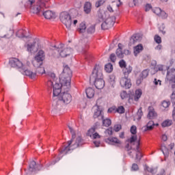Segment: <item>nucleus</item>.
I'll list each match as a JSON object with an SVG mask.
<instances>
[{
    "instance_id": "nucleus-26",
    "label": "nucleus",
    "mask_w": 175,
    "mask_h": 175,
    "mask_svg": "<svg viewBox=\"0 0 175 175\" xmlns=\"http://www.w3.org/2000/svg\"><path fill=\"white\" fill-rule=\"evenodd\" d=\"M118 49L116 50V55L118 58H124V53H122V48L121 47V43L118 45Z\"/></svg>"
},
{
    "instance_id": "nucleus-46",
    "label": "nucleus",
    "mask_w": 175,
    "mask_h": 175,
    "mask_svg": "<svg viewBox=\"0 0 175 175\" xmlns=\"http://www.w3.org/2000/svg\"><path fill=\"white\" fill-rule=\"evenodd\" d=\"M159 17H161L163 19H165L167 18V14H166V12H165V11L161 10V12L160 13V15H159Z\"/></svg>"
},
{
    "instance_id": "nucleus-37",
    "label": "nucleus",
    "mask_w": 175,
    "mask_h": 175,
    "mask_svg": "<svg viewBox=\"0 0 175 175\" xmlns=\"http://www.w3.org/2000/svg\"><path fill=\"white\" fill-rule=\"evenodd\" d=\"M16 36L18 38H25V31L21 29L16 32Z\"/></svg>"
},
{
    "instance_id": "nucleus-12",
    "label": "nucleus",
    "mask_w": 175,
    "mask_h": 175,
    "mask_svg": "<svg viewBox=\"0 0 175 175\" xmlns=\"http://www.w3.org/2000/svg\"><path fill=\"white\" fill-rule=\"evenodd\" d=\"M44 57H46L44 55V51L43 50H40L37 55L35 57V60L33 62V65H34V66H37L36 64L42 65Z\"/></svg>"
},
{
    "instance_id": "nucleus-8",
    "label": "nucleus",
    "mask_w": 175,
    "mask_h": 175,
    "mask_svg": "<svg viewBox=\"0 0 175 175\" xmlns=\"http://www.w3.org/2000/svg\"><path fill=\"white\" fill-rule=\"evenodd\" d=\"M44 8H49L47 5V1L44 0H40L38 1L37 5L31 8V10L34 14H40L41 12H43Z\"/></svg>"
},
{
    "instance_id": "nucleus-42",
    "label": "nucleus",
    "mask_w": 175,
    "mask_h": 175,
    "mask_svg": "<svg viewBox=\"0 0 175 175\" xmlns=\"http://www.w3.org/2000/svg\"><path fill=\"white\" fill-rule=\"evenodd\" d=\"M154 40L158 44H161V43H162V38H161V36L158 35L154 36Z\"/></svg>"
},
{
    "instance_id": "nucleus-6",
    "label": "nucleus",
    "mask_w": 175,
    "mask_h": 175,
    "mask_svg": "<svg viewBox=\"0 0 175 175\" xmlns=\"http://www.w3.org/2000/svg\"><path fill=\"white\" fill-rule=\"evenodd\" d=\"M50 79L48 81V87H53V96H58L61 92V84L57 83V77L55 74L51 72L49 74Z\"/></svg>"
},
{
    "instance_id": "nucleus-54",
    "label": "nucleus",
    "mask_w": 175,
    "mask_h": 175,
    "mask_svg": "<svg viewBox=\"0 0 175 175\" xmlns=\"http://www.w3.org/2000/svg\"><path fill=\"white\" fill-rule=\"evenodd\" d=\"M110 59L112 62H116V59H117V57H116V55L114 53L111 54Z\"/></svg>"
},
{
    "instance_id": "nucleus-43",
    "label": "nucleus",
    "mask_w": 175,
    "mask_h": 175,
    "mask_svg": "<svg viewBox=\"0 0 175 175\" xmlns=\"http://www.w3.org/2000/svg\"><path fill=\"white\" fill-rule=\"evenodd\" d=\"M130 132L132 135H136L137 133V127L135 125L132 126L130 129Z\"/></svg>"
},
{
    "instance_id": "nucleus-63",
    "label": "nucleus",
    "mask_w": 175,
    "mask_h": 175,
    "mask_svg": "<svg viewBox=\"0 0 175 175\" xmlns=\"http://www.w3.org/2000/svg\"><path fill=\"white\" fill-rule=\"evenodd\" d=\"M94 144L95 145L96 147H99V146L100 144V142H99V141H94Z\"/></svg>"
},
{
    "instance_id": "nucleus-48",
    "label": "nucleus",
    "mask_w": 175,
    "mask_h": 175,
    "mask_svg": "<svg viewBox=\"0 0 175 175\" xmlns=\"http://www.w3.org/2000/svg\"><path fill=\"white\" fill-rule=\"evenodd\" d=\"M120 97L122 99H126V98H128V93H126L125 91L122 92L120 93Z\"/></svg>"
},
{
    "instance_id": "nucleus-24",
    "label": "nucleus",
    "mask_w": 175,
    "mask_h": 175,
    "mask_svg": "<svg viewBox=\"0 0 175 175\" xmlns=\"http://www.w3.org/2000/svg\"><path fill=\"white\" fill-rule=\"evenodd\" d=\"M85 29H87V26L85 25V22H81L79 24V26L77 29L78 32H79V33H84V32H85Z\"/></svg>"
},
{
    "instance_id": "nucleus-15",
    "label": "nucleus",
    "mask_w": 175,
    "mask_h": 175,
    "mask_svg": "<svg viewBox=\"0 0 175 175\" xmlns=\"http://www.w3.org/2000/svg\"><path fill=\"white\" fill-rule=\"evenodd\" d=\"M106 143H108V144H112L113 146H118V147H120L121 146L122 142L118 139L117 137H109L105 139Z\"/></svg>"
},
{
    "instance_id": "nucleus-52",
    "label": "nucleus",
    "mask_w": 175,
    "mask_h": 175,
    "mask_svg": "<svg viewBox=\"0 0 175 175\" xmlns=\"http://www.w3.org/2000/svg\"><path fill=\"white\" fill-rule=\"evenodd\" d=\"M105 133L107 135H109V136H111V135H113V129L112 128H109L108 129H107L105 131Z\"/></svg>"
},
{
    "instance_id": "nucleus-35",
    "label": "nucleus",
    "mask_w": 175,
    "mask_h": 175,
    "mask_svg": "<svg viewBox=\"0 0 175 175\" xmlns=\"http://www.w3.org/2000/svg\"><path fill=\"white\" fill-rule=\"evenodd\" d=\"M88 33H95V25H90L87 29Z\"/></svg>"
},
{
    "instance_id": "nucleus-27",
    "label": "nucleus",
    "mask_w": 175,
    "mask_h": 175,
    "mask_svg": "<svg viewBox=\"0 0 175 175\" xmlns=\"http://www.w3.org/2000/svg\"><path fill=\"white\" fill-rule=\"evenodd\" d=\"M36 73H38V75H44L46 73V70H44V68L42 66V65H40L39 64H36Z\"/></svg>"
},
{
    "instance_id": "nucleus-10",
    "label": "nucleus",
    "mask_w": 175,
    "mask_h": 175,
    "mask_svg": "<svg viewBox=\"0 0 175 175\" xmlns=\"http://www.w3.org/2000/svg\"><path fill=\"white\" fill-rule=\"evenodd\" d=\"M14 34V30L12 27H0V38L10 39Z\"/></svg>"
},
{
    "instance_id": "nucleus-2",
    "label": "nucleus",
    "mask_w": 175,
    "mask_h": 175,
    "mask_svg": "<svg viewBox=\"0 0 175 175\" xmlns=\"http://www.w3.org/2000/svg\"><path fill=\"white\" fill-rule=\"evenodd\" d=\"M98 17L100 22L104 21L101 24L102 29H109L116 23V16H109L107 11L100 10L98 12Z\"/></svg>"
},
{
    "instance_id": "nucleus-49",
    "label": "nucleus",
    "mask_w": 175,
    "mask_h": 175,
    "mask_svg": "<svg viewBox=\"0 0 175 175\" xmlns=\"http://www.w3.org/2000/svg\"><path fill=\"white\" fill-rule=\"evenodd\" d=\"M121 125L120 124H116L113 127V130L115 132H120L121 131Z\"/></svg>"
},
{
    "instance_id": "nucleus-58",
    "label": "nucleus",
    "mask_w": 175,
    "mask_h": 175,
    "mask_svg": "<svg viewBox=\"0 0 175 175\" xmlns=\"http://www.w3.org/2000/svg\"><path fill=\"white\" fill-rule=\"evenodd\" d=\"M155 69H157V72H158V70H159L160 72H163V66L162 65L157 66V67H156Z\"/></svg>"
},
{
    "instance_id": "nucleus-53",
    "label": "nucleus",
    "mask_w": 175,
    "mask_h": 175,
    "mask_svg": "<svg viewBox=\"0 0 175 175\" xmlns=\"http://www.w3.org/2000/svg\"><path fill=\"white\" fill-rule=\"evenodd\" d=\"M137 140V135H133L130 138V143H133Z\"/></svg>"
},
{
    "instance_id": "nucleus-22",
    "label": "nucleus",
    "mask_w": 175,
    "mask_h": 175,
    "mask_svg": "<svg viewBox=\"0 0 175 175\" xmlns=\"http://www.w3.org/2000/svg\"><path fill=\"white\" fill-rule=\"evenodd\" d=\"M36 42H33L31 44H27L26 47L27 49V51L29 53H32V51H38V48L36 46Z\"/></svg>"
},
{
    "instance_id": "nucleus-18",
    "label": "nucleus",
    "mask_w": 175,
    "mask_h": 175,
    "mask_svg": "<svg viewBox=\"0 0 175 175\" xmlns=\"http://www.w3.org/2000/svg\"><path fill=\"white\" fill-rule=\"evenodd\" d=\"M147 117L149 120H154V118L157 117V112H155V109H154L153 107H148V113Z\"/></svg>"
},
{
    "instance_id": "nucleus-64",
    "label": "nucleus",
    "mask_w": 175,
    "mask_h": 175,
    "mask_svg": "<svg viewBox=\"0 0 175 175\" xmlns=\"http://www.w3.org/2000/svg\"><path fill=\"white\" fill-rule=\"evenodd\" d=\"M162 140H163V142H166V141L167 140V135H162Z\"/></svg>"
},
{
    "instance_id": "nucleus-44",
    "label": "nucleus",
    "mask_w": 175,
    "mask_h": 175,
    "mask_svg": "<svg viewBox=\"0 0 175 175\" xmlns=\"http://www.w3.org/2000/svg\"><path fill=\"white\" fill-rule=\"evenodd\" d=\"M119 66H120V68H122V69L126 68V62H125L124 59L120 60L119 62Z\"/></svg>"
},
{
    "instance_id": "nucleus-4",
    "label": "nucleus",
    "mask_w": 175,
    "mask_h": 175,
    "mask_svg": "<svg viewBox=\"0 0 175 175\" xmlns=\"http://www.w3.org/2000/svg\"><path fill=\"white\" fill-rule=\"evenodd\" d=\"M72 76V70L68 66H65L62 75L59 76L62 90H70V81Z\"/></svg>"
},
{
    "instance_id": "nucleus-17",
    "label": "nucleus",
    "mask_w": 175,
    "mask_h": 175,
    "mask_svg": "<svg viewBox=\"0 0 175 175\" xmlns=\"http://www.w3.org/2000/svg\"><path fill=\"white\" fill-rule=\"evenodd\" d=\"M166 77L170 83H175V68H172L170 70H169L167 73Z\"/></svg>"
},
{
    "instance_id": "nucleus-9",
    "label": "nucleus",
    "mask_w": 175,
    "mask_h": 175,
    "mask_svg": "<svg viewBox=\"0 0 175 175\" xmlns=\"http://www.w3.org/2000/svg\"><path fill=\"white\" fill-rule=\"evenodd\" d=\"M59 100L63 101L66 105H69L72 102V95L69 94V90H62V88H60Z\"/></svg>"
},
{
    "instance_id": "nucleus-23",
    "label": "nucleus",
    "mask_w": 175,
    "mask_h": 175,
    "mask_svg": "<svg viewBox=\"0 0 175 175\" xmlns=\"http://www.w3.org/2000/svg\"><path fill=\"white\" fill-rule=\"evenodd\" d=\"M143 45L142 44H138L136 46L133 48V53L135 57H137V55L140 54L142 53V51L143 50Z\"/></svg>"
},
{
    "instance_id": "nucleus-16",
    "label": "nucleus",
    "mask_w": 175,
    "mask_h": 175,
    "mask_svg": "<svg viewBox=\"0 0 175 175\" xmlns=\"http://www.w3.org/2000/svg\"><path fill=\"white\" fill-rule=\"evenodd\" d=\"M94 118H98V120H103V113H102V109L99 106L94 107Z\"/></svg>"
},
{
    "instance_id": "nucleus-13",
    "label": "nucleus",
    "mask_w": 175,
    "mask_h": 175,
    "mask_svg": "<svg viewBox=\"0 0 175 175\" xmlns=\"http://www.w3.org/2000/svg\"><path fill=\"white\" fill-rule=\"evenodd\" d=\"M20 72L22 73V75L28 76V77H30V79H35L36 77V73L28 70L27 66H25L23 68H21Z\"/></svg>"
},
{
    "instance_id": "nucleus-55",
    "label": "nucleus",
    "mask_w": 175,
    "mask_h": 175,
    "mask_svg": "<svg viewBox=\"0 0 175 175\" xmlns=\"http://www.w3.org/2000/svg\"><path fill=\"white\" fill-rule=\"evenodd\" d=\"M142 152H140V151L137 152L136 153V159H138L139 161H140V159H142Z\"/></svg>"
},
{
    "instance_id": "nucleus-60",
    "label": "nucleus",
    "mask_w": 175,
    "mask_h": 175,
    "mask_svg": "<svg viewBox=\"0 0 175 175\" xmlns=\"http://www.w3.org/2000/svg\"><path fill=\"white\" fill-rule=\"evenodd\" d=\"M152 7L150 4H146V6H145V10L146 12H149L150 10L152 9Z\"/></svg>"
},
{
    "instance_id": "nucleus-33",
    "label": "nucleus",
    "mask_w": 175,
    "mask_h": 175,
    "mask_svg": "<svg viewBox=\"0 0 175 175\" xmlns=\"http://www.w3.org/2000/svg\"><path fill=\"white\" fill-rule=\"evenodd\" d=\"M105 70L107 72V73H111L113 72V64L109 63L105 65Z\"/></svg>"
},
{
    "instance_id": "nucleus-57",
    "label": "nucleus",
    "mask_w": 175,
    "mask_h": 175,
    "mask_svg": "<svg viewBox=\"0 0 175 175\" xmlns=\"http://www.w3.org/2000/svg\"><path fill=\"white\" fill-rule=\"evenodd\" d=\"M132 170H134V171L139 170V165H137V164L136 163H133L132 165Z\"/></svg>"
},
{
    "instance_id": "nucleus-31",
    "label": "nucleus",
    "mask_w": 175,
    "mask_h": 175,
    "mask_svg": "<svg viewBox=\"0 0 175 175\" xmlns=\"http://www.w3.org/2000/svg\"><path fill=\"white\" fill-rule=\"evenodd\" d=\"M173 124V122L170 120H165L161 123V126L163 128H166V126H170Z\"/></svg>"
},
{
    "instance_id": "nucleus-25",
    "label": "nucleus",
    "mask_w": 175,
    "mask_h": 175,
    "mask_svg": "<svg viewBox=\"0 0 175 175\" xmlns=\"http://www.w3.org/2000/svg\"><path fill=\"white\" fill-rule=\"evenodd\" d=\"M86 95L89 99H91V98H94V96L95 95V90L92 89V88H88L86 89Z\"/></svg>"
},
{
    "instance_id": "nucleus-20",
    "label": "nucleus",
    "mask_w": 175,
    "mask_h": 175,
    "mask_svg": "<svg viewBox=\"0 0 175 175\" xmlns=\"http://www.w3.org/2000/svg\"><path fill=\"white\" fill-rule=\"evenodd\" d=\"M43 16L46 18L47 20H50L51 18H54L55 17V14L52 11L47 10L43 12Z\"/></svg>"
},
{
    "instance_id": "nucleus-32",
    "label": "nucleus",
    "mask_w": 175,
    "mask_h": 175,
    "mask_svg": "<svg viewBox=\"0 0 175 175\" xmlns=\"http://www.w3.org/2000/svg\"><path fill=\"white\" fill-rule=\"evenodd\" d=\"M95 131H96V127L93 126L88 131L87 136H90V137H92L95 133Z\"/></svg>"
},
{
    "instance_id": "nucleus-59",
    "label": "nucleus",
    "mask_w": 175,
    "mask_h": 175,
    "mask_svg": "<svg viewBox=\"0 0 175 175\" xmlns=\"http://www.w3.org/2000/svg\"><path fill=\"white\" fill-rule=\"evenodd\" d=\"M92 137V139H100V135L98 133H94V135Z\"/></svg>"
},
{
    "instance_id": "nucleus-45",
    "label": "nucleus",
    "mask_w": 175,
    "mask_h": 175,
    "mask_svg": "<svg viewBox=\"0 0 175 175\" xmlns=\"http://www.w3.org/2000/svg\"><path fill=\"white\" fill-rule=\"evenodd\" d=\"M161 12H162V10L159 8H156L153 10V13H154L157 16H159Z\"/></svg>"
},
{
    "instance_id": "nucleus-41",
    "label": "nucleus",
    "mask_w": 175,
    "mask_h": 175,
    "mask_svg": "<svg viewBox=\"0 0 175 175\" xmlns=\"http://www.w3.org/2000/svg\"><path fill=\"white\" fill-rule=\"evenodd\" d=\"M161 106L164 107V109H167V107L170 106V101L163 100L161 103Z\"/></svg>"
},
{
    "instance_id": "nucleus-61",
    "label": "nucleus",
    "mask_w": 175,
    "mask_h": 175,
    "mask_svg": "<svg viewBox=\"0 0 175 175\" xmlns=\"http://www.w3.org/2000/svg\"><path fill=\"white\" fill-rule=\"evenodd\" d=\"M142 81H143V79L139 77V79H137L136 81L137 85H140V84H142Z\"/></svg>"
},
{
    "instance_id": "nucleus-34",
    "label": "nucleus",
    "mask_w": 175,
    "mask_h": 175,
    "mask_svg": "<svg viewBox=\"0 0 175 175\" xmlns=\"http://www.w3.org/2000/svg\"><path fill=\"white\" fill-rule=\"evenodd\" d=\"M161 151L165 156V158H167V157H169V150L167 149V148H166V146H162Z\"/></svg>"
},
{
    "instance_id": "nucleus-7",
    "label": "nucleus",
    "mask_w": 175,
    "mask_h": 175,
    "mask_svg": "<svg viewBox=\"0 0 175 175\" xmlns=\"http://www.w3.org/2000/svg\"><path fill=\"white\" fill-rule=\"evenodd\" d=\"M55 51L62 58H65V57H68V55H70L73 53V49L66 47L64 44H60L55 48Z\"/></svg>"
},
{
    "instance_id": "nucleus-38",
    "label": "nucleus",
    "mask_w": 175,
    "mask_h": 175,
    "mask_svg": "<svg viewBox=\"0 0 175 175\" xmlns=\"http://www.w3.org/2000/svg\"><path fill=\"white\" fill-rule=\"evenodd\" d=\"M148 73H149V71L148 70L146 69V70H144L142 73L140 74L139 77L141 78H142L143 79H146L148 76Z\"/></svg>"
},
{
    "instance_id": "nucleus-39",
    "label": "nucleus",
    "mask_w": 175,
    "mask_h": 175,
    "mask_svg": "<svg viewBox=\"0 0 175 175\" xmlns=\"http://www.w3.org/2000/svg\"><path fill=\"white\" fill-rule=\"evenodd\" d=\"M36 167H38V165H36V162H35V161H31L30 164H29V169H31V172H33V170H35V169H36Z\"/></svg>"
},
{
    "instance_id": "nucleus-11",
    "label": "nucleus",
    "mask_w": 175,
    "mask_h": 175,
    "mask_svg": "<svg viewBox=\"0 0 175 175\" xmlns=\"http://www.w3.org/2000/svg\"><path fill=\"white\" fill-rule=\"evenodd\" d=\"M9 64L12 68L19 69V72H21V69H23V68L25 66V65H24L23 62L17 58H11L10 59Z\"/></svg>"
},
{
    "instance_id": "nucleus-1",
    "label": "nucleus",
    "mask_w": 175,
    "mask_h": 175,
    "mask_svg": "<svg viewBox=\"0 0 175 175\" xmlns=\"http://www.w3.org/2000/svg\"><path fill=\"white\" fill-rule=\"evenodd\" d=\"M68 128L72 135V139L67 142L68 146L62 150V154H69V152H72L73 150H76V148L80 147V146H83L81 137L80 135L77 137L75 130L70 126H69Z\"/></svg>"
},
{
    "instance_id": "nucleus-47",
    "label": "nucleus",
    "mask_w": 175,
    "mask_h": 175,
    "mask_svg": "<svg viewBox=\"0 0 175 175\" xmlns=\"http://www.w3.org/2000/svg\"><path fill=\"white\" fill-rule=\"evenodd\" d=\"M137 116H138V120L142 119V117L143 116V111H142V108H139L138 109V111L137 112Z\"/></svg>"
},
{
    "instance_id": "nucleus-29",
    "label": "nucleus",
    "mask_w": 175,
    "mask_h": 175,
    "mask_svg": "<svg viewBox=\"0 0 175 175\" xmlns=\"http://www.w3.org/2000/svg\"><path fill=\"white\" fill-rule=\"evenodd\" d=\"M92 4L90 2H86L84 4L83 10L84 12L88 14L89 13H91V9H92Z\"/></svg>"
},
{
    "instance_id": "nucleus-21",
    "label": "nucleus",
    "mask_w": 175,
    "mask_h": 175,
    "mask_svg": "<svg viewBox=\"0 0 175 175\" xmlns=\"http://www.w3.org/2000/svg\"><path fill=\"white\" fill-rule=\"evenodd\" d=\"M143 94V92L141 89H138L135 90L134 94H133V100L135 102H137L139 99V98H142V95Z\"/></svg>"
},
{
    "instance_id": "nucleus-5",
    "label": "nucleus",
    "mask_w": 175,
    "mask_h": 175,
    "mask_svg": "<svg viewBox=\"0 0 175 175\" xmlns=\"http://www.w3.org/2000/svg\"><path fill=\"white\" fill-rule=\"evenodd\" d=\"M59 20L68 30L72 29V24L74 27H76L77 23H79L77 19H72V16H70V14L67 12L60 13Z\"/></svg>"
},
{
    "instance_id": "nucleus-30",
    "label": "nucleus",
    "mask_w": 175,
    "mask_h": 175,
    "mask_svg": "<svg viewBox=\"0 0 175 175\" xmlns=\"http://www.w3.org/2000/svg\"><path fill=\"white\" fill-rule=\"evenodd\" d=\"M154 126H155V124L154 123V121L150 120L146 124L145 131H152V129H154Z\"/></svg>"
},
{
    "instance_id": "nucleus-14",
    "label": "nucleus",
    "mask_w": 175,
    "mask_h": 175,
    "mask_svg": "<svg viewBox=\"0 0 175 175\" xmlns=\"http://www.w3.org/2000/svg\"><path fill=\"white\" fill-rule=\"evenodd\" d=\"M120 85L126 90L129 89L132 87V83H131V79H128V77H122L120 79Z\"/></svg>"
},
{
    "instance_id": "nucleus-19",
    "label": "nucleus",
    "mask_w": 175,
    "mask_h": 175,
    "mask_svg": "<svg viewBox=\"0 0 175 175\" xmlns=\"http://www.w3.org/2000/svg\"><path fill=\"white\" fill-rule=\"evenodd\" d=\"M141 38L139 34H134L130 39L129 46H132V44H135V43H137V42H140Z\"/></svg>"
},
{
    "instance_id": "nucleus-40",
    "label": "nucleus",
    "mask_w": 175,
    "mask_h": 175,
    "mask_svg": "<svg viewBox=\"0 0 175 175\" xmlns=\"http://www.w3.org/2000/svg\"><path fill=\"white\" fill-rule=\"evenodd\" d=\"M116 113H119V114H124V113H125V108H124L123 106H120L116 108Z\"/></svg>"
},
{
    "instance_id": "nucleus-62",
    "label": "nucleus",
    "mask_w": 175,
    "mask_h": 175,
    "mask_svg": "<svg viewBox=\"0 0 175 175\" xmlns=\"http://www.w3.org/2000/svg\"><path fill=\"white\" fill-rule=\"evenodd\" d=\"M154 83L155 85H158L159 83V85H161L162 81H161V80H157V79H154Z\"/></svg>"
},
{
    "instance_id": "nucleus-56",
    "label": "nucleus",
    "mask_w": 175,
    "mask_h": 175,
    "mask_svg": "<svg viewBox=\"0 0 175 175\" xmlns=\"http://www.w3.org/2000/svg\"><path fill=\"white\" fill-rule=\"evenodd\" d=\"M116 107H112L108 109V113H116Z\"/></svg>"
},
{
    "instance_id": "nucleus-36",
    "label": "nucleus",
    "mask_w": 175,
    "mask_h": 175,
    "mask_svg": "<svg viewBox=\"0 0 175 175\" xmlns=\"http://www.w3.org/2000/svg\"><path fill=\"white\" fill-rule=\"evenodd\" d=\"M103 120V126H110L111 125V120L110 119H105V120Z\"/></svg>"
},
{
    "instance_id": "nucleus-50",
    "label": "nucleus",
    "mask_w": 175,
    "mask_h": 175,
    "mask_svg": "<svg viewBox=\"0 0 175 175\" xmlns=\"http://www.w3.org/2000/svg\"><path fill=\"white\" fill-rule=\"evenodd\" d=\"M105 3V1L103 0H99L97 1L95 4L96 8H99L100 6H102Z\"/></svg>"
},
{
    "instance_id": "nucleus-3",
    "label": "nucleus",
    "mask_w": 175,
    "mask_h": 175,
    "mask_svg": "<svg viewBox=\"0 0 175 175\" xmlns=\"http://www.w3.org/2000/svg\"><path fill=\"white\" fill-rule=\"evenodd\" d=\"M90 81H94V85L97 90H102L105 88L103 74L99 66H96L94 68L92 74L90 75Z\"/></svg>"
},
{
    "instance_id": "nucleus-51",
    "label": "nucleus",
    "mask_w": 175,
    "mask_h": 175,
    "mask_svg": "<svg viewBox=\"0 0 175 175\" xmlns=\"http://www.w3.org/2000/svg\"><path fill=\"white\" fill-rule=\"evenodd\" d=\"M171 102L173 105H175V91H174L171 95Z\"/></svg>"
},
{
    "instance_id": "nucleus-28",
    "label": "nucleus",
    "mask_w": 175,
    "mask_h": 175,
    "mask_svg": "<svg viewBox=\"0 0 175 175\" xmlns=\"http://www.w3.org/2000/svg\"><path fill=\"white\" fill-rule=\"evenodd\" d=\"M123 73L125 77H128L130 75V73H132V66H126L124 68H123Z\"/></svg>"
}]
</instances>
